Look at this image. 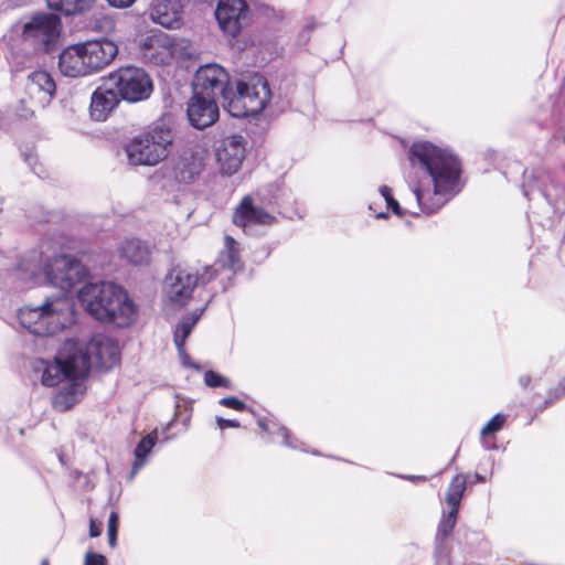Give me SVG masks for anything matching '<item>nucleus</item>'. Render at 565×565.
<instances>
[{"label":"nucleus","instance_id":"49","mask_svg":"<svg viewBox=\"0 0 565 565\" xmlns=\"http://www.w3.org/2000/svg\"><path fill=\"white\" fill-rule=\"evenodd\" d=\"M386 216H387V214H386V213H380V214H377V215H376V217H377V218L386 217Z\"/></svg>","mask_w":565,"mask_h":565},{"label":"nucleus","instance_id":"35","mask_svg":"<svg viewBox=\"0 0 565 565\" xmlns=\"http://www.w3.org/2000/svg\"><path fill=\"white\" fill-rule=\"evenodd\" d=\"M435 557V565H461L450 556L448 550L441 544L437 547Z\"/></svg>","mask_w":565,"mask_h":565},{"label":"nucleus","instance_id":"42","mask_svg":"<svg viewBox=\"0 0 565 565\" xmlns=\"http://www.w3.org/2000/svg\"><path fill=\"white\" fill-rule=\"evenodd\" d=\"M102 533L100 524H97L95 521L90 520L89 524V535L92 537H97Z\"/></svg>","mask_w":565,"mask_h":565},{"label":"nucleus","instance_id":"6","mask_svg":"<svg viewBox=\"0 0 565 565\" xmlns=\"http://www.w3.org/2000/svg\"><path fill=\"white\" fill-rule=\"evenodd\" d=\"M18 319L34 335H55L73 322L72 301L65 295L49 297L40 306L19 309Z\"/></svg>","mask_w":565,"mask_h":565},{"label":"nucleus","instance_id":"29","mask_svg":"<svg viewBox=\"0 0 565 565\" xmlns=\"http://www.w3.org/2000/svg\"><path fill=\"white\" fill-rule=\"evenodd\" d=\"M548 179V174L543 170H536L529 172L524 171V183H523V193L526 198H530V194L534 192L536 189L539 193L543 196H547V189L545 181Z\"/></svg>","mask_w":565,"mask_h":565},{"label":"nucleus","instance_id":"21","mask_svg":"<svg viewBox=\"0 0 565 565\" xmlns=\"http://www.w3.org/2000/svg\"><path fill=\"white\" fill-rule=\"evenodd\" d=\"M181 8L173 0H156L150 9L151 20L164 28H177L181 22Z\"/></svg>","mask_w":565,"mask_h":565},{"label":"nucleus","instance_id":"2","mask_svg":"<svg viewBox=\"0 0 565 565\" xmlns=\"http://www.w3.org/2000/svg\"><path fill=\"white\" fill-rule=\"evenodd\" d=\"M35 370L41 373V383L47 387H62L53 397V407L66 412L75 406L85 393L84 381L87 377V362L75 356L72 343L67 341L53 360H40Z\"/></svg>","mask_w":565,"mask_h":565},{"label":"nucleus","instance_id":"37","mask_svg":"<svg viewBox=\"0 0 565 565\" xmlns=\"http://www.w3.org/2000/svg\"><path fill=\"white\" fill-rule=\"evenodd\" d=\"M84 565H107V559L102 554L88 552L85 555Z\"/></svg>","mask_w":565,"mask_h":565},{"label":"nucleus","instance_id":"5","mask_svg":"<svg viewBox=\"0 0 565 565\" xmlns=\"http://www.w3.org/2000/svg\"><path fill=\"white\" fill-rule=\"evenodd\" d=\"M117 54V44L108 39L88 41L63 50L58 68L68 77L87 76L110 64Z\"/></svg>","mask_w":565,"mask_h":565},{"label":"nucleus","instance_id":"9","mask_svg":"<svg viewBox=\"0 0 565 565\" xmlns=\"http://www.w3.org/2000/svg\"><path fill=\"white\" fill-rule=\"evenodd\" d=\"M108 85L115 86L120 98L128 103L148 99L153 90L149 74L140 67L126 66L108 75Z\"/></svg>","mask_w":565,"mask_h":565},{"label":"nucleus","instance_id":"36","mask_svg":"<svg viewBox=\"0 0 565 565\" xmlns=\"http://www.w3.org/2000/svg\"><path fill=\"white\" fill-rule=\"evenodd\" d=\"M218 404L225 407L233 408L235 411L246 409V404L235 396L223 397L218 401Z\"/></svg>","mask_w":565,"mask_h":565},{"label":"nucleus","instance_id":"12","mask_svg":"<svg viewBox=\"0 0 565 565\" xmlns=\"http://www.w3.org/2000/svg\"><path fill=\"white\" fill-rule=\"evenodd\" d=\"M88 276V269L75 257L61 254L51 257L45 281L63 291H70Z\"/></svg>","mask_w":565,"mask_h":565},{"label":"nucleus","instance_id":"26","mask_svg":"<svg viewBox=\"0 0 565 565\" xmlns=\"http://www.w3.org/2000/svg\"><path fill=\"white\" fill-rule=\"evenodd\" d=\"M158 439L157 430H153L146 435L135 448V461L132 463L130 478L132 479L139 470L147 463V458L150 455L152 448Z\"/></svg>","mask_w":565,"mask_h":565},{"label":"nucleus","instance_id":"19","mask_svg":"<svg viewBox=\"0 0 565 565\" xmlns=\"http://www.w3.org/2000/svg\"><path fill=\"white\" fill-rule=\"evenodd\" d=\"M172 36L157 32L147 36L141 45L145 58L154 64H169L172 62Z\"/></svg>","mask_w":565,"mask_h":565},{"label":"nucleus","instance_id":"39","mask_svg":"<svg viewBox=\"0 0 565 565\" xmlns=\"http://www.w3.org/2000/svg\"><path fill=\"white\" fill-rule=\"evenodd\" d=\"M215 420H216V424L217 426L223 430L225 429L226 427H239V423L237 420H234V419H225L223 417H215Z\"/></svg>","mask_w":565,"mask_h":565},{"label":"nucleus","instance_id":"4","mask_svg":"<svg viewBox=\"0 0 565 565\" xmlns=\"http://www.w3.org/2000/svg\"><path fill=\"white\" fill-rule=\"evenodd\" d=\"M226 76L225 70L214 63V93L220 90L222 105L232 117L256 116L265 109L271 97L265 78L258 77L253 83L237 82L234 89L231 83H223Z\"/></svg>","mask_w":565,"mask_h":565},{"label":"nucleus","instance_id":"11","mask_svg":"<svg viewBox=\"0 0 565 565\" xmlns=\"http://www.w3.org/2000/svg\"><path fill=\"white\" fill-rule=\"evenodd\" d=\"M61 33V21L52 13L32 17L21 26L22 41L35 51H50Z\"/></svg>","mask_w":565,"mask_h":565},{"label":"nucleus","instance_id":"32","mask_svg":"<svg viewBox=\"0 0 565 565\" xmlns=\"http://www.w3.org/2000/svg\"><path fill=\"white\" fill-rule=\"evenodd\" d=\"M172 61L173 60H188L192 57L191 43L185 39L172 38Z\"/></svg>","mask_w":565,"mask_h":565},{"label":"nucleus","instance_id":"1","mask_svg":"<svg viewBox=\"0 0 565 565\" xmlns=\"http://www.w3.org/2000/svg\"><path fill=\"white\" fill-rule=\"evenodd\" d=\"M408 159L418 170L417 180L411 184L418 212L409 211L412 215L434 214L461 191V164L449 150L429 141H416L409 148Z\"/></svg>","mask_w":565,"mask_h":565},{"label":"nucleus","instance_id":"17","mask_svg":"<svg viewBox=\"0 0 565 565\" xmlns=\"http://www.w3.org/2000/svg\"><path fill=\"white\" fill-rule=\"evenodd\" d=\"M276 217L254 204L252 195H245L233 214V223L245 228L247 225H271Z\"/></svg>","mask_w":565,"mask_h":565},{"label":"nucleus","instance_id":"7","mask_svg":"<svg viewBox=\"0 0 565 565\" xmlns=\"http://www.w3.org/2000/svg\"><path fill=\"white\" fill-rule=\"evenodd\" d=\"M172 140L170 129L154 127L125 145L127 161L131 166H156L168 157Z\"/></svg>","mask_w":565,"mask_h":565},{"label":"nucleus","instance_id":"3","mask_svg":"<svg viewBox=\"0 0 565 565\" xmlns=\"http://www.w3.org/2000/svg\"><path fill=\"white\" fill-rule=\"evenodd\" d=\"M83 308L98 321L128 327L137 318V309L127 291L110 281L85 284L77 292Z\"/></svg>","mask_w":565,"mask_h":565},{"label":"nucleus","instance_id":"22","mask_svg":"<svg viewBox=\"0 0 565 565\" xmlns=\"http://www.w3.org/2000/svg\"><path fill=\"white\" fill-rule=\"evenodd\" d=\"M200 316H201V312L184 317L180 321V323L175 327L174 337H173L174 344L178 349V353H179L182 364L184 366H191L196 371H200L201 366L199 364L192 363L190 361V356L186 354V352L184 350V342H185L186 338L190 335V333H191L193 327L195 326V323L198 322Z\"/></svg>","mask_w":565,"mask_h":565},{"label":"nucleus","instance_id":"13","mask_svg":"<svg viewBox=\"0 0 565 565\" xmlns=\"http://www.w3.org/2000/svg\"><path fill=\"white\" fill-rule=\"evenodd\" d=\"M214 19L222 32L234 40L249 23V9L245 0H218Z\"/></svg>","mask_w":565,"mask_h":565},{"label":"nucleus","instance_id":"34","mask_svg":"<svg viewBox=\"0 0 565 565\" xmlns=\"http://www.w3.org/2000/svg\"><path fill=\"white\" fill-rule=\"evenodd\" d=\"M118 524H119V516H118L117 512L113 511L109 514L108 529H107L108 543L111 547H115L117 544Z\"/></svg>","mask_w":565,"mask_h":565},{"label":"nucleus","instance_id":"28","mask_svg":"<svg viewBox=\"0 0 565 565\" xmlns=\"http://www.w3.org/2000/svg\"><path fill=\"white\" fill-rule=\"evenodd\" d=\"M467 489V476L463 473L456 475L446 493V503L449 509L459 511L460 502L463 497V493Z\"/></svg>","mask_w":565,"mask_h":565},{"label":"nucleus","instance_id":"44","mask_svg":"<svg viewBox=\"0 0 565 565\" xmlns=\"http://www.w3.org/2000/svg\"><path fill=\"white\" fill-rule=\"evenodd\" d=\"M531 377L527 375H523L519 379V383L523 388H526L530 385Z\"/></svg>","mask_w":565,"mask_h":565},{"label":"nucleus","instance_id":"33","mask_svg":"<svg viewBox=\"0 0 565 565\" xmlns=\"http://www.w3.org/2000/svg\"><path fill=\"white\" fill-rule=\"evenodd\" d=\"M203 168L202 160L200 158H192L191 163H186L185 160L182 162V168L180 170L181 180L182 181H190L196 175L200 174L201 170Z\"/></svg>","mask_w":565,"mask_h":565},{"label":"nucleus","instance_id":"27","mask_svg":"<svg viewBox=\"0 0 565 565\" xmlns=\"http://www.w3.org/2000/svg\"><path fill=\"white\" fill-rule=\"evenodd\" d=\"M258 426L268 436H274L275 434L280 435L282 438L281 443L286 447H289L291 449H300V450L305 451V449L301 448V443H299L296 438H294L291 436L290 431L286 427L279 425V423H277L275 419L260 418V419H258Z\"/></svg>","mask_w":565,"mask_h":565},{"label":"nucleus","instance_id":"14","mask_svg":"<svg viewBox=\"0 0 565 565\" xmlns=\"http://www.w3.org/2000/svg\"><path fill=\"white\" fill-rule=\"evenodd\" d=\"M196 282V275L191 274L184 268L174 267L164 279V302L173 307H183L191 298Z\"/></svg>","mask_w":565,"mask_h":565},{"label":"nucleus","instance_id":"10","mask_svg":"<svg viewBox=\"0 0 565 565\" xmlns=\"http://www.w3.org/2000/svg\"><path fill=\"white\" fill-rule=\"evenodd\" d=\"M72 343V351L75 356H83L87 362V375L93 366L98 369H111L119 361V349L107 335L96 334L85 345L75 340H67Z\"/></svg>","mask_w":565,"mask_h":565},{"label":"nucleus","instance_id":"46","mask_svg":"<svg viewBox=\"0 0 565 565\" xmlns=\"http://www.w3.org/2000/svg\"><path fill=\"white\" fill-rule=\"evenodd\" d=\"M402 479L415 481V480H426L424 476H399Z\"/></svg>","mask_w":565,"mask_h":565},{"label":"nucleus","instance_id":"20","mask_svg":"<svg viewBox=\"0 0 565 565\" xmlns=\"http://www.w3.org/2000/svg\"><path fill=\"white\" fill-rule=\"evenodd\" d=\"M50 262L51 258L44 259L40 252L32 250L19 262L17 275L25 284L45 280V271Z\"/></svg>","mask_w":565,"mask_h":565},{"label":"nucleus","instance_id":"24","mask_svg":"<svg viewBox=\"0 0 565 565\" xmlns=\"http://www.w3.org/2000/svg\"><path fill=\"white\" fill-rule=\"evenodd\" d=\"M121 258L132 265H145L150 259L149 246L138 238H127L122 241L118 247Z\"/></svg>","mask_w":565,"mask_h":565},{"label":"nucleus","instance_id":"47","mask_svg":"<svg viewBox=\"0 0 565 565\" xmlns=\"http://www.w3.org/2000/svg\"><path fill=\"white\" fill-rule=\"evenodd\" d=\"M213 115H214V122H215L218 119V109L215 106H214Z\"/></svg>","mask_w":565,"mask_h":565},{"label":"nucleus","instance_id":"8","mask_svg":"<svg viewBox=\"0 0 565 565\" xmlns=\"http://www.w3.org/2000/svg\"><path fill=\"white\" fill-rule=\"evenodd\" d=\"M193 96L186 108L192 127L203 130L212 125V64L202 65L192 82Z\"/></svg>","mask_w":565,"mask_h":565},{"label":"nucleus","instance_id":"25","mask_svg":"<svg viewBox=\"0 0 565 565\" xmlns=\"http://www.w3.org/2000/svg\"><path fill=\"white\" fill-rule=\"evenodd\" d=\"M26 88L31 95L40 94V100L47 103L53 97L56 86L52 76L45 71H36L29 75Z\"/></svg>","mask_w":565,"mask_h":565},{"label":"nucleus","instance_id":"38","mask_svg":"<svg viewBox=\"0 0 565 565\" xmlns=\"http://www.w3.org/2000/svg\"><path fill=\"white\" fill-rule=\"evenodd\" d=\"M565 395V379H563L557 387L550 393L548 398L545 401L544 407H546L548 404L553 403L555 399L561 398Z\"/></svg>","mask_w":565,"mask_h":565},{"label":"nucleus","instance_id":"15","mask_svg":"<svg viewBox=\"0 0 565 565\" xmlns=\"http://www.w3.org/2000/svg\"><path fill=\"white\" fill-rule=\"evenodd\" d=\"M220 172L232 175L238 171L245 157V143L242 136H230L222 140L216 153Z\"/></svg>","mask_w":565,"mask_h":565},{"label":"nucleus","instance_id":"18","mask_svg":"<svg viewBox=\"0 0 565 565\" xmlns=\"http://www.w3.org/2000/svg\"><path fill=\"white\" fill-rule=\"evenodd\" d=\"M221 269L214 268V277L222 275V279L231 280L234 275L243 269L239 255V244L231 235L224 236V246L217 258Z\"/></svg>","mask_w":565,"mask_h":565},{"label":"nucleus","instance_id":"48","mask_svg":"<svg viewBox=\"0 0 565 565\" xmlns=\"http://www.w3.org/2000/svg\"><path fill=\"white\" fill-rule=\"evenodd\" d=\"M475 477H476V480H477L478 482H484V477H482V476H480V475H478V473H476V476H475Z\"/></svg>","mask_w":565,"mask_h":565},{"label":"nucleus","instance_id":"50","mask_svg":"<svg viewBox=\"0 0 565 565\" xmlns=\"http://www.w3.org/2000/svg\"><path fill=\"white\" fill-rule=\"evenodd\" d=\"M41 565H50V563L46 558H44V559H42Z\"/></svg>","mask_w":565,"mask_h":565},{"label":"nucleus","instance_id":"43","mask_svg":"<svg viewBox=\"0 0 565 565\" xmlns=\"http://www.w3.org/2000/svg\"><path fill=\"white\" fill-rule=\"evenodd\" d=\"M380 193L384 198V200L386 201V204L388 203V201H391V199H394L393 195H392V191H391V189L387 185H382L380 188Z\"/></svg>","mask_w":565,"mask_h":565},{"label":"nucleus","instance_id":"41","mask_svg":"<svg viewBox=\"0 0 565 565\" xmlns=\"http://www.w3.org/2000/svg\"><path fill=\"white\" fill-rule=\"evenodd\" d=\"M387 207L392 210V212L398 216H402L404 214L402 207L399 206L398 202L395 199H391L387 203Z\"/></svg>","mask_w":565,"mask_h":565},{"label":"nucleus","instance_id":"45","mask_svg":"<svg viewBox=\"0 0 565 565\" xmlns=\"http://www.w3.org/2000/svg\"><path fill=\"white\" fill-rule=\"evenodd\" d=\"M204 382L209 387H212V370L204 373Z\"/></svg>","mask_w":565,"mask_h":565},{"label":"nucleus","instance_id":"40","mask_svg":"<svg viewBox=\"0 0 565 565\" xmlns=\"http://www.w3.org/2000/svg\"><path fill=\"white\" fill-rule=\"evenodd\" d=\"M218 386H222V387H226V388H231L232 387V383L228 379L220 375V374H216L214 373V387H218Z\"/></svg>","mask_w":565,"mask_h":565},{"label":"nucleus","instance_id":"23","mask_svg":"<svg viewBox=\"0 0 565 565\" xmlns=\"http://www.w3.org/2000/svg\"><path fill=\"white\" fill-rule=\"evenodd\" d=\"M51 9L62 12L65 15L76 14L90 8L95 0H46ZM116 8H127L135 0H108Z\"/></svg>","mask_w":565,"mask_h":565},{"label":"nucleus","instance_id":"30","mask_svg":"<svg viewBox=\"0 0 565 565\" xmlns=\"http://www.w3.org/2000/svg\"><path fill=\"white\" fill-rule=\"evenodd\" d=\"M505 420L507 416L504 414L498 413L482 427L481 438L483 439L482 445L486 449L495 448L494 444L488 443L487 438L501 430Z\"/></svg>","mask_w":565,"mask_h":565},{"label":"nucleus","instance_id":"16","mask_svg":"<svg viewBox=\"0 0 565 565\" xmlns=\"http://www.w3.org/2000/svg\"><path fill=\"white\" fill-rule=\"evenodd\" d=\"M115 89V86L108 85V77L104 85L95 89L89 107L93 119L97 121L106 120L110 113L118 106L121 98Z\"/></svg>","mask_w":565,"mask_h":565},{"label":"nucleus","instance_id":"31","mask_svg":"<svg viewBox=\"0 0 565 565\" xmlns=\"http://www.w3.org/2000/svg\"><path fill=\"white\" fill-rule=\"evenodd\" d=\"M457 510L449 509L446 513H444L443 519L438 525L437 539L443 541L449 536L452 532L456 522H457Z\"/></svg>","mask_w":565,"mask_h":565}]
</instances>
